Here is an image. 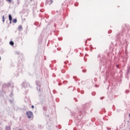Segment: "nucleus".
Masks as SVG:
<instances>
[{"instance_id":"1","label":"nucleus","mask_w":130,"mask_h":130,"mask_svg":"<svg viewBox=\"0 0 130 130\" xmlns=\"http://www.w3.org/2000/svg\"><path fill=\"white\" fill-rule=\"evenodd\" d=\"M9 21H12L13 20V18L12 17V15L9 14Z\"/></svg>"},{"instance_id":"2","label":"nucleus","mask_w":130,"mask_h":130,"mask_svg":"<svg viewBox=\"0 0 130 130\" xmlns=\"http://www.w3.org/2000/svg\"><path fill=\"white\" fill-rule=\"evenodd\" d=\"M32 116H33V115H31V114H28L27 115L28 118H31Z\"/></svg>"},{"instance_id":"3","label":"nucleus","mask_w":130,"mask_h":130,"mask_svg":"<svg viewBox=\"0 0 130 130\" xmlns=\"http://www.w3.org/2000/svg\"><path fill=\"white\" fill-rule=\"evenodd\" d=\"M10 45H12V46H14V42L11 41L10 42Z\"/></svg>"},{"instance_id":"4","label":"nucleus","mask_w":130,"mask_h":130,"mask_svg":"<svg viewBox=\"0 0 130 130\" xmlns=\"http://www.w3.org/2000/svg\"><path fill=\"white\" fill-rule=\"evenodd\" d=\"M6 130H11V127L10 126H7L6 128Z\"/></svg>"},{"instance_id":"5","label":"nucleus","mask_w":130,"mask_h":130,"mask_svg":"<svg viewBox=\"0 0 130 130\" xmlns=\"http://www.w3.org/2000/svg\"><path fill=\"white\" fill-rule=\"evenodd\" d=\"M13 23H17V19H14L13 20Z\"/></svg>"},{"instance_id":"6","label":"nucleus","mask_w":130,"mask_h":130,"mask_svg":"<svg viewBox=\"0 0 130 130\" xmlns=\"http://www.w3.org/2000/svg\"><path fill=\"white\" fill-rule=\"evenodd\" d=\"M22 25H19V26H18V30H21V29H22Z\"/></svg>"},{"instance_id":"7","label":"nucleus","mask_w":130,"mask_h":130,"mask_svg":"<svg viewBox=\"0 0 130 130\" xmlns=\"http://www.w3.org/2000/svg\"><path fill=\"white\" fill-rule=\"evenodd\" d=\"M26 114H32V112H26Z\"/></svg>"},{"instance_id":"8","label":"nucleus","mask_w":130,"mask_h":130,"mask_svg":"<svg viewBox=\"0 0 130 130\" xmlns=\"http://www.w3.org/2000/svg\"><path fill=\"white\" fill-rule=\"evenodd\" d=\"M3 23L5 22V16H3Z\"/></svg>"},{"instance_id":"9","label":"nucleus","mask_w":130,"mask_h":130,"mask_svg":"<svg viewBox=\"0 0 130 130\" xmlns=\"http://www.w3.org/2000/svg\"><path fill=\"white\" fill-rule=\"evenodd\" d=\"M7 2H9V3H12V0H7Z\"/></svg>"},{"instance_id":"10","label":"nucleus","mask_w":130,"mask_h":130,"mask_svg":"<svg viewBox=\"0 0 130 130\" xmlns=\"http://www.w3.org/2000/svg\"><path fill=\"white\" fill-rule=\"evenodd\" d=\"M117 68H119V65L117 64L116 65Z\"/></svg>"},{"instance_id":"11","label":"nucleus","mask_w":130,"mask_h":130,"mask_svg":"<svg viewBox=\"0 0 130 130\" xmlns=\"http://www.w3.org/2000/svg\"><path fill=\"white\" fill-rule=\"evenodd\" d=\"M10 24H12V21H10Z\"/></svg>"},{"instance_id":"12","label":"nucleus","mask_w":130,"mask_h":130,"mask_svg":"<svg viewBox=\"0 0 130 130\" xmlns=\"http://www.w3.org/2000/svg\"><path fill=\"white\" fill-rule=\"evenodd\" d=\"M31 108H34V106H32Z\"/></svg>"},{"instance_id":"13","label":"nucleus","mask_w":130,"mask_h":130,"mask_svg":"<svg viewBox=\"0 0 130 130\" xmlns=\"http://www.w3.org/2000/svg\"><path fill=\"white\" fill-rule=\"evenodd\" d=\"M129 117H130V114L129 115Z\"/></svg>"}]
</instances>
